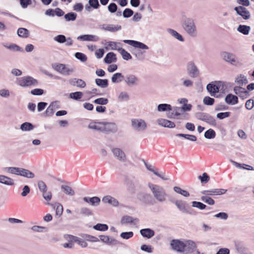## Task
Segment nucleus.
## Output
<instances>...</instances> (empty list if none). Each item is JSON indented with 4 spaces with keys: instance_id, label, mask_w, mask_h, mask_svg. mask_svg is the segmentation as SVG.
<instances>
[{
    "instance_id": "obj_32",
    "label": "nucleus",
    "mask_w": 254,
    "mask_h": 254,
    "mask_svg": "<svg viewBox=\"0 0 254 254\" xmlns=\"http://www.w3.org/2000/svg\"><path fill=\"white\" fill-rule=\"evenodd\" d=\"M167 31L169 34H170L171 35H172L173 37H174L178 40L181 42L184 41V39L183 38V36L176 30L171 28H168L167 29Z\"/></svg>"
},
{
    "instance_id": "obj_42",
    "label": "nucleus",
    "mask_w": 254,
    "mask_h": 254,
    "mask_svg": "<svg viewBox=\"0 0 254 254\" xmlns=\"http://www.w3.org/2000/svg\"><path fill=\"white\" fill-rule=\"evenodd\" d=\"M134 221H138L137 219H133L132 217L128 215L123 216L121 220L122 224L131 223Z\"/></svg>"
},
{
    "instance_id": "obj_34",
    "label": "nucleus",
    "mask_w": 254,
    "mask_h": 254,
    "mask_svg": "<svg viewBox=\"0 0 254 254\" xmlns=\"http://www.w3.org/2000/svg\"><path fill=\"white\" fill-rule=\"evenodd\" d=\"M237 31L245 35H248L251 30V27L246 25H239L237 29Z\"/></svg>"
},
{
    "instance_id": "obj_54",
    "label": "nucleus",
    "mask_w": 254,
    "mask_h": 254,
    "mask_svg": "<svg viewBox=\"0 0 254 254\" xmlns=\"http://www.w3.org/2000/svg\"><path fill=\"white\" fill-rule=\"evenodd\" d=\"M201 200L209 205H213L215 203L214 200L207 195L202 196Z\"/></svg>"
},
{
    "instance_id": "obj_62",
    "label": "nucleus",
    "mask_w": 254,
    "mask_h": 254,
    "mask_svg": "<svg viewBox=\"0 0 254 254\" xmlns=\"http://www.w3.org/2000/svg\"><path fill=\"white\" fill-rule=\"evenodd\" d=\"M203 103L206 105H212L214 103V99L209 96H206L203 98Z\"/></svg>"
},
{
    "instance_id": "obj_8",
    "label": "nucleus",
    "mask_w": 254,
    "mask_h": 254,
    "mask_svg": "<svg viewBox=\"0 0 254 254\" xmlns=\"http://www.w3.org/2000/svg\"><path fill=\"white\" fill-rule=\"evenodd\" d=\"M197 118L201 121H204L212 126H215L216 125V120L212 116L204 113H199L197 115Z\"/></svg>"
},
{
    "instance_id": "obj_61",
    "label": "nucleus",
    "mask_w": 254,
    "mask_h": 254,
    "mask_svg": "<svg viewBox=\"0 0 254 254\" xmlns=\"http://www.w3.org/2000/svg\"><path fill=\"white\" fill-rule=\"evenodd\" d=\"M94 103L99 105H106L108 103V100L106 98H99L94 100Z\"/></svg>"
},
{
    "instance_id": "obj_9",
    "label": "nucleus",
    "mask_w": 254,
    "mask_h": 254,
    "mask_svg": "<svg viewBox=\"0 0 254 254\" xmlns=\"http://www.w3.org/2000/svg\"><path fill=\"white\" fill-rule=\"evenodd\" d=\"M124 80L128 87L136 86L139 83V78L133 74H128L124 77Z\"/></svg>"
},
{
    "instance_id": "obj_2",
    "label": "nucleus",
    "mask_w": 254,
    "mask_h": 254,
    "mask_svg": "<svg viewBox=\"0 0 254 254\" xmlns=\"http://www.w3.org/2000/svg\"><path fill=\"white\" fill-rule=\"evenodd\" d=\"M150 189L154 199L160 203H163L167 200V193L163 187L152 183H148Z\"/></svg>"
},
{
    "instance_id": "obj_51",
    "label": "nucleus",
    "mask_w": 254,
    "mask_h": 254,
    "mask_svg": "<svg viewBox=\"0 0 254 254\" xmlns=\"http://www.w3.org/2000/svg\"><path fill=\"white\" fill-rule=\"evenodd\" d=\"M93 228L96 230L105 231L108 229V226L106 224L98 223L93 226Z\"/></svg>"
},
{
    "instance_id": "obj_50",
    "label": "nucleus",
    "mask_w": 254,
    "mask_h": 254,
    "mask_svg": "<svg viewBox=\"0 0 254 254\" xmlns=\"http://www.w3.org/2000/svg\"><path fill=\"white\" fill-rule=\"evenodd\" d=\"M101 122L91 123L88 125V128L100 131Z\"/></svg>"
},
{
    "instance_id": "obj_20",
    "label": "nucleus",
    "mask_w": 254,
    "mask_h": 254,
    "mask_svg": "<svg viewBox=\"0 0 254 254\" xmlns=\"http://www.w3.org/2000/svg\"><path fill=\"white\" fill-rule=\"evenodd\" d=\"M102 201L106 204H109L113 206L117 207L119 205L118 200L115 197L107 195L102 198Z\"/></svg>"
},
{
    "instance_id": "obj_58",
    "label": "nucleus",
    "mask_w": 254,
    "mask_h": 254,
    "mask_svg": "<svg viewBox=\"0 0 254 254\" xmlns=\"http://www.w3.org/2000/svg\"><path fill=\"white\" fill-rule=\"evenodd\" d=\"M80 213L87 216L92 215V211L86 207H82L80 210Z\"/></svg>"
},
{
    "instance_id": "obj_13",
    "label": "nucleus",
    "mask_w": 254,
    "mask_h": 254,
    "mask_svg": "<svg viewBox=\"0 0 254 254\" xmlns=\"http://www.w3.org/2000/svg\"><path fill=\"white\" fill-rule=\"evenodd\" d=\"M234 10L236 11L237 13L241 16L244 19H249L251 17L250 11L245 7L239 6L235 7Z\"/></svg>"
},
{
    "instance_id": "obj_60",
    "label": "nucleus",
    "mask_w": 254,
    "mask_h": 254,
    "mask_svg": "<svg viewBox=\"0 0 254 254\" xmlns=\"http://www.w3.org/2000/svg\"><path fill=\"white\" fill-rule=\"evenodd\" d=\"M75 57L82 62H85L87 61L86 56L83 53L77 52L75 54Z\"/></svg>"
},
{
    "instance_id": "obj_27",
    "label": "nucleus",
    "mask_w": 254,
    "mask_h": 254,
    "mask_svg": "<svg viewBox=\"0 0 254 254\" xmlns=\"http://www.w3.org/2000/svg\"><path fill=\"white\" fill-rule=\"evenodd\" d=\"M177 208L183 213H189L187 208V202L182 200H176L174 202Z\"/></svg>"
},
{
    "instance_id": "obj_26",
    "label": "nucleus",
    "mask_w": 254,
    "mask_h": 254,
    "mask_svg": "<svg viewBox=\"0 0 254 254\" xmlns=\"http://www.w3.org/2000/svg\"><path fill=\"white\" fill-rule=\"evenodd\" d=\"M77 39L80 41H94L96 42L99 40V38L93 35H83L78 36Z\"/></svg>"
},
{
    "instance_id": "obj_10",
    "label": "nucleus",
    "mask_w": 254,
    "mask_h": 254,
    "mask_svg": "<svg viewBox=\"0 0 254 254\" xmlns=\"http://www.w3.org/2000/svg\"><path fill=\"white\" fill-rule=\"evenodd\" d=\"M184 247L182 250L184 254H189L192 253L196 248V244L191 240L184 241Z\"/></svg>"
},
{
    "instance_id": "obj_6",
    "label": "nucleus",
    "mask_w": 254,
    "mask_h": 254,
    "mask_svg": "<svg viewBox=\"0 0 254 254\" xmlns=\"http://www.w3.org/2000/svg\"><path fill=\"white\" fill-rule=\"evenodd\" d=\"M52 67L60 74L65 76L69 75L74 71V69L71 66L63 64H53Z\"/></svg>"
},
{
    "instance_id": "obj_31",
    "label": "nucleus",
    "mask_w": 254,
    "mask_h": 254,
    "mask_svg": "<svg viewBox=\"0 0 254 254\" xmlns=\"http://www.w3.org/2000/svg\"><path fill=\"white\" fill-rule=\"evenodd\" d=\"M140 233L143 237L148 239L152 238L155 234L154 231L149 228L142 229L140 230Z\"/></svg>"
},
{
    "instance_id": "obj_19",
    "label": "nucleus",
    "mask_w": 254,
    "mask_h": 254,
    "mask_svg": "<svg viewBox=\"0 0 254 254\" xmlns=\"http://www.w3.org/2000/svg\"><path fill=\"white\" fill-rule=\"evenodd\" d=\"M184 241H180L179 240H173L171 242V245L172 249L179 253H182V249H183Z\"/></svg>"
},
{
    "instance_id": "obj_21",
    "label": "nucleus",
    "mask_w": 254,
    "mask_h": 254,
    "mask_svg": "<svg viewBox=\"0 0 254 254\" xmlns=\"http://www.w3.org/2000/svg\"><path fill=\"white\" fill-rule=\"evenodd\" d=\"M171 112H169L167 114V116L169 118L171 119H174V118H177L178 119V117L180 116L182 112L181 107H172V110L170 111Z\"/></svg>"
},
{
    "instance_id": "obj_16",
    "label": "nucleus",
    "mask_w": 254,
    "mask_h": 254,
    "mask_svg": "<svg viewBox=\"0 0 254 254\" xmlns=\"http://www.w3.org/2000/svg\"><path fill=\"white\" fill-rule=\"evenodd\" d=\"M114 157L119 161L124 162L126 161V156L124 152L120 148H115L112 150Z\"/></svg>"
},
{
    "instance_id": "obj_29",
    "label": "nucleus",
    "mask_w": 254,
    "mask_h": 254,
    "mask_svg": "<svg viewBox=\"0 0 254 254\" xmlns=\"http://www.w3.org/2000/svg\"><path fill=\"white\" fill-rule=\"evenodd\" d=\"M71 85L80 88H84L86 86V83L81 79L73 78L70 80Z\"/></svg>"
},
{
    "instance_id": "obj_44",
    "label": "nucleus",
    "mask_w": 254,
    "mask_h": 254,
    "mask_svg": "<svg viewBox=\"0 0 254 254\" xmlns=\"http://www.w3.org/2000/svg\"><path fill=\"white\" fill-rule=\"evenodd\" d=\"M129 96L127 92H121L118 97V99L120 102L127 101L129 100Z\"/></svg>"
},
{
    "instance_id": "obj_1",
    "label": "nucleus",
    "mask_w": 254,
    "mask_h": 254,
    "mask_svg": "<svg viewBox=\"0 0 254 254\" xmlns=\"http://www.w3.org/2000/svg\"><path fill=\"white\" fill-rule=\"evenodd\" d=\"M182 27L186 33L191 37H196L197 30L194 20L185 15L182 17Z\"/></svg>"
},
{
    "instance_id": "obj_7",
    "label": "nucleus",
    "mask_w": 254,
    "mask_h": 254,
    "mask_svg": "<svg viewBox=\"0 0 254 254\" xmlns=\"http://www.w3.org/2000/svg\"><path fill=\"white\" fill-rule=\"evenodd\" d=\"M118 130L117 125L114 123L101 122L100 131L104 133H115Z\"/></svg>"
},
{
    "instance_id": "obj_5",
    "label": "nucleus",
    "mask_w": 254,
    "mask_h": 254,
    "mask_svg": "<svg viewBox=\"0 0 254 254\" xmlns=\"http://www.w3.org/2000/svg\"><path fill=\"white\" fill-rule=\"evenodd\" d=\"M17 84L22 87H30L38 84V81L33 77L27 76L17 79Z\"/></svg>"
},
{
    "instance_id": "obj_45",
    "label": "nucleus",
    "mask_w": 254,
    "mask_h": 254,
    "mask_svg": "<svg viewBox=\"0 0 254 254\" xmlns=\"http://www.w3.org/2000/svg\"><path fill=\"white\" fill-rule=\"evenodd\" d=\"M34 128L33 125L30 123L25 122L22 124L20 126V129L22 131H30Z\"/></svg>"
},
{
    "instance_id": "obj_18",
    "label": "nucleus",
    "mask_w": 254,
    "mask_h": 254,
    "mask_svg": "<svg viewBox=\"0 0 254 254\" xmlns=\"http://www.w3.org/2000/svg\"><path fill=\"white\" fill-rule=\"evenodd\" d=\"M100 29L105 31L111 32H115L121 29V26L119 25L114 24H102L99 26Z\"/></svg>"
},
{
    "instance_id": "obj_63",
    "label": "nucleus",
    "mask_w": 254,
    "mask_h": 254,
    "mask_svg": "<svg viewBox=\"0 0 254 254\" xmlns=\"http://www.w3.org/2000/svg\"><path fill=\"white\" fill-rule=\"evenodd\" d=\"M133 236V233L132 232H123L121 234L120 236L124 239L127 240Z\"/></svg>"
},
{
    "instance_id": "obj_39",
    "label": "nucleus",
    "mask_w": 254,
    "mask_h": 254,
    "mask_svg": "<svg viewBox=\"0 0 254 254\" xmlns=\"http://www.w3.org/2000/svg\"><path fill=\"white\" fill-rule=\"evenodd\" d=\"M61 188L66 194L72 196L75 194L74 190L70 186L67 185H62Z\"/></svg>"
},
{
    "instance_id": "obj_38",
    "label": "nucleus",
    "mask_w": 254,
    "mask_h": 254,
    "mask_svg": "<svg viewBox=\"0 0 254 254\" xmlns=\"http://www.w3.org/2000/svg\"><path fill=\"white\" fill-rule=\"evenodd\" d=\"M172 110V106L168 104H160L157 106V110L158 112H170Z\"/></svg>"
},
{
    "instance_id": "obj_22",
    "label": "nucleus",
    "mask_w": 254,
    "mask_h": 254,
    "mask_svg": "<svg viewBox=\"0 0 254 254\" xmlns=\"http://www.w3.org/2000/svg\"><path fill=\"white\" fill-rule=\"evenodd\" d=\"M157 122L159 126L165 127L174 128L175 127V124L174 122L167 119H158Z\"/></svg>"
},
{
    "instance_id": "obj_47",
    "label": "nucleus",
    "mask_w": 254,
    "mask_h": 254,
    "mask_svg": "<svg viewBox=\"0 0 254 254\" xmlns=\"http://www.w3.org/2000/svg\"><path fill=\"white\" fill-rule=\"evenodd\" d=\"M72 240L75 243H77L82 248H86L87 246V244L86 241L79 238L73 237Z\"/></svg>"
},
{
    "instance_id": "obj_53",
    "label": "nucleus",
    "mask_w": 254,
    "mask_h": 254,
    "mask_svg": "<svg viewBox=\"0 0 254 254\" xmlns=\"http://www.w3.org/2000/svg\"><path fill=\"white\" fill-rule=\"evenodd\" d=\"M177 136L184 137L186 139L192 141H195L196 140V137L194 135L179 133L177 134Z\"/></svg>"
},
{
    "instance_id": "obj_12",
    "label": "nucleus",
    "mask_w": 254,
    "mask_h": 254,
    "mask_svg": "<svg viewBox=\"0 0 254 254\" xmlns=\"http://www.w3.org/2000/svg\"><path fill=\"white\" fill-rule=\"evenodd\" d=\"M187 71L191 77L195 78L199 74V70L193 62H189L187 65Z\"/></svg>"
},
{
    "instance_id": "obj_40",
    "label": "nucleus",
    "mask_w": 254,
    "mask_h": 254,
    "mask_svg": "<svg viewBox=\"0 0 254 254\" xmlns=\"http://www.w3.org/2000/svg\"><path fill=\"white\" fill-rule=\"evenodd\" d=\"M96 84L101 88H106L108 85V80L107 79H102L97 78L95 79Z\"/></svg>"
},
{
    "instance_id": "obj_3",
    "label": "nucleus",
    "mask_w": 254,
    "mask_h": 254,
    "mask_svg": "<svg viewBox=\"0 0 254 254\" xmlns=\"http://www.w3.org/2000/svg\"><path fill=\"white\" fill-rule=\"evenodd\" d=\"M4 172L31 179L35 177L34 173L28 169L16 167H6L3 168Z\"/></svg>"
},
{
    "instance_id": "obj_46",
    "label": "nucleus",
    "mask_w": 254,
    "mask_h": 254,
    "mask_svg": "<svg viewBox=\"0 0 254 254\" xmlns=\"http://www.w3.org/2000/svg\"><path fill=\"white\" fill-rule=\"evenodd\" d=\"M173 190L176 192L180 194L185 197H188L190 196V193L188 191L182 190L181 188L179 187H174Z\"/></svg>"
},
{
    "instance_id": "obj_15",
    "label": "nucleus",
    "mask_w": 254,
    "mask_h": 254,
    "mask_svg": "<svg viewBox=\"0 0 254 254\" xmlns=\"http://www.w3.org/2000/svg\"><path fill=\"white\" fill-rule=\"evenodd\" d=\"M227 190L223 189H214L210 190H204L201 191V193L205 195H222L225 194Z\"/></svg>"
},
{
    "instance_id": "obj_35",
    "label": "nucleus",
    "mask_w": 254,
    "mask_h": 254,
    "mask_svg": "<svg viewBox=\"0 0 254 254\" xmlns=\"http://www.w3.org/2000/svg\"><path fill=\"white\" fill-rule=\"evenodd\" d=\"M139 198L147 204H153L151 196L147 193H143L140 194Z\"/></svg>"
},
{
    "instance_id": "obj_43",
    "label": "nucleus",
    "mask_w": 254,
    "mask_h": 254,
    "mask_svg": "<svg viewBox=\"0 0 254 254\" xmlns=\"http://www.w3.org/2000/svg\"><path fill=\"white\" fill-rule=\"evenodd\" d=\"M17 34L20 37L27 38L29 36V33L27 29L19 28L17 30Z\"/></svg>"
},
{
    "instance_id": "obj_41",
    "label": "nucleus",
    "mask_w": 254,
    "mask_h": 254,
    "mask_svg": "<svg viewBox=\"0 0 254 254\" xmlns=\"http://www.w3.org/2000/svg\"><path fill=\"white\" fill-rule=\"evenodd\" d=\"M234 91L235 94L238 95L240 96H242L243 94H247L248 93V91L246 90L245 88L239 86H235L234 88Z\"/></svg>"
},
{
    "instance_id": "obj_23",
    "label": "nucleus",
    "mask_w": 254,
    "mask_h": 254,
    "mask_svg": "<svg viewBox=\"0 0 254 254\" xmlns=\"http://www.w3.org/2000/svg\"><path fill=\"white\" fill-rule=\"evenodd\" d=\"M83 200L86 203H89L93 206H97L99 205L101 200L100 198L97 196H94L92 197H84Z\"/></svg>"
},
{
    "instance_id": "obj_52",
    "label": "nucleus",
    "mask_w": 254,
    "mask_h": 254,
    "mask_svg": "<svg viewBox=\"0 0 254 254\" xmlns=\"http://www.w3.org/2000/svg\"><path fill=\"white\" fill-rule=\"evenodd\" d=\"M123 57V58L125 60H128L131 59V56L129 53H128L127 51H126L125 49L123 48H119L118 49Z\"/></svg>"
},
{
    "instance_id": "obj_36",
    "label": "nucleus",
    "mask_w": 254,
    "mask_h": 254,
    "mask_svg": "<svg viewBox=\"0 0 254 254\" xmlns=\"http://www.w3.org/2000/svg\"><path fill=\"white\" fill-rule=\"evenodd\" d=\"M124 79V75L121 73H116L112 77V82L114 83L121 82Z\"/></svg>"
},
{
    "instance_id": "obj_25",
    "label": "nucleus",
    "mask_w": 254,
    "mask_h": 254,
    "mask_svg": "<svg viewBox=\"0 0 254 254\" xmlns=\"http://www.w3.org/2000/svg\"><path fill=\"white\" fill-rule=\"evenodd\" d=\"M59 104V102L58 101H55L51 103L46 110V115L47 116H51L53 115L56 109L58 108Z\"/></svg>"
},
{
    "instance_id": "obj_57",
    "label": "nucleus",
    "mask_w": 254,
    "mask_h": 254,
    "mask_svg": "<svg viewBox=\"0 0 254 254\" xmlns=\"http://www.w3.org/2000/svg\"><path fill=\"white\" fill-rule=\"evenodd\" d=\"M76 14L73 12H69L64 15V18L66 21H74L76 17Z\"/></svg>"
},
{
    "instance_id": "obj_11",
    "label": "nucleus",
    "mask_w": 254,
    "mask_h": 254,
    "mask_svg": "<svg viewBox=\"0 0 254 254\" xmlns=\"http://www.w3.org/2000/svg\"><path fill=\"white\" fill-rule=\"evenodd\" d=\"M131 126L133 128L137 131L144 130L147 127L145 122L142 119L132 120Z\"/></svg>"
},
{
    "instance_id": "obj_30",
    "label": "nucleus",
    "mask_w": 254,
    "mask_h": 254,
    "mask_svg": "<svg viewBox=\"0 0 254 254\" xmlns=\"http://www.w3.org/2000/svg\"><path fill=\"white\" fill-rule=\"evenodd\" d=\"M225 102L230 105H235L238 102V97L231 94H229L225 97Z\"/></svg>"
},
{
    "instance_id": "obj_64",
    "label": "nucleus",
    "mask_w": 254,
    "mask_h": 254,
    "mask_svg": "<svg viewBox=\"0 0 254 254\" xmlns=\"http://www.w3.org/2000/svg\"><path fill=\"white\" fill-rule=\"evenodd\" d=\"M230 112H221L217 114L216 117L220 120H222L225 118H228L230 116Z\"/></svg>"
},
{
    "instance_id": "obj_49",
    "label": "nucleus",
    "mask_w": 254,
    "mask_h": 254,
    "mask_svg": "<svg viewBox=\"0 0 254 254\" xmlns=\"http://www.w3.org/2000/svg\"><path fill=\"white\" fill-rule=\"evenodd\" d=\"M231 162L236 167L239 168H244L248 170H253V167L251 166L245 165V164H241L238 163L234 161L231 160Z\"/></svg>"
},
{
    "instance_id": "obj_37",
    "label": "nucleus",
    "mask_w": 254,
    "mask_h": 254,
    "mask_svg": "<svg viewBox=\"0 0 254 254\" xmlns=\"http://www.w3.org/2000/svg\"><path fill=\"white\" fill-rule=\"evenodd\" d=\"M116 61L117 59L116 58V54L112 52L108 53L104 58V62L107 64L115 62Z\"/></svg>"
},
{
    "instance_id": "obj_59",
    "label": "nucleus",
    "mask_w": 254,
    "mask_h": 254,
    "mask_svg": "<svg viewBox=\"0 0 254 254\" xmlns=\"http://www.w3.org/2000/svg\"><path fill=\"white\" fill-rule=\"evenodd\" d=\"M38 187L39 190L42 192H46L47 190V187L45 183L42 181H39L38 182Z\"/></svg>"
},
{
    "instance_id": "obj_48",
    "label": "nucleus",
    "mask_w": 254,
    "mask_h": 254,
    "mask_svg": "<svg viewBox=\"0 0 254 254\" xmlns=\"http://www.w3.org/2000/svg\"><path fill=\"white\" fill-rule=\"evenodd\" d=\"M216 136L215 131L210 128L206 130L204 133V137L207 139H212L214 138Z\"/></svg>"
},
{
    "instance_id": "obj_24",
    "label": "nucleus",
    "mask_w": 254,
    "mask_h": 254,
    "mask_svg": "<svg viewBox=\"0 0 254 254\" xmlns=\"http://www.w3.org/2000/svg\"><path fill=\"white\" fill-rule=\"evenodd\" d=\"M101 241L108 245H116L119 244V242L113 237H110L108 236L101 235L100 236Z\"/></svg>"
},
{
    "instance_id": "obj_14",
    "label": "nucleus",
    "mask_w": 254,
    "mask_h": 254,
    "mask_svg": "<svg viewBox=\"0 0 254 254\" xmlns=\"http://www.w3.org/2000/svg\"><path fill=\"white\" fill-rule=\"evenodd\" d=\"M123 42L125 43L129 44L135 48H138L143 50L149 49V47L147 45L140 42L130 40H124Z\"/></svg>"
},
{
    "instance_id": "obj_4",
    "label": "nucleus",
    "mask_w": 254,
    "mask_h": 254,
    "mask_svg": "<svg viewBox=\"0 0 254 254\" xmlns=\"http://www.w3.org/2000/svg\"><path fill=\"white\" fill-rule=\"evenodd\" d=\"M221 56L223 60L233 65L240 66L242 64L239 61L235 55L228 52H222L221 53Z\"/></svg>"
},
{
    "instance_id": "obj_56",
    "label": "nucleus",
    "mask_w": 254,
    "mask_h": 254,
    "mask_svg": "<svg viewBox=\"0 0 254 254\" xmlns=\"http://www.w3.org/2000/svg\"><path fill=\"white\" fill-rule=\"evenodd\" d=\"M192 206L193 207L197 208L200 210H203L206 207V205L204 204L203 203L196 201H193L192 202Z\"/></svg>"
},
{
    "instance_id": "obj_28",
    "label": "nucleus",
    "mask_w": 254,
    "mask_h": 254,
    "mask_svg": "<svg viewBox=\"0 0 254 254\" xmlns=\"http://www.w3.org/2000/svg\"><path fill=\"white\" fill-rule=\"evenodd\" d=\"M0 183L6 186H13L14 185V181L9 177L0 175Z\"/></svg>"
},
{
    "instance_id": "obj_17",
    "label": "nucleus",
    "mask_w": 254,
    "mask_h": 254,
    "mask_svg": "<svg viewBox=\"0 0 254 254\" xmlns=\"http://www.w3.org/2000/svg\"><path fill=\"white\" fill-rule=\"evenodd\" d=\"M219 83L211 82L207 85L206 89L212 96H215L219 92Z\"/></svg>"
},
{
    "instance_id": "obj_55",
    "label": "nucleus",
    "mask_w": 254,
    "mask_h": 254,
    "mask_svg": "<svg viewBox=\"0 0 254 254\" xmlns=\"http://www.w3.org/2000/svg\"><path fill=\"white\" fill-rule=\"evenodd\" d=\"M82 95L81 92H72L69 94V97L74 100H78L81 98Z\"/></svg>"
},
{
    "instance_id": "obj_33",
    "label": "nucleus",
    "mask_w": 254,
    "mask_h": 254,
    "mask_svg": "<svg viewBox=\"0 0 254 254\" xmlns=\"http://www.w3.org/2000/svg\"><path fill=\"white\" fill-rule=\"evenodd\" d=\"M235 82L239 86H242L244 84H247L248 82V80L244 75L240 74L236 77Z\"/></svg>"
}]
</instances>
